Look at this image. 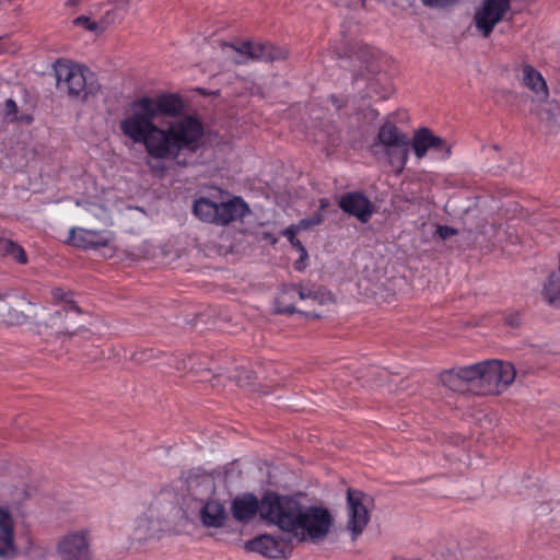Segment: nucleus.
Segmentation results:
<instances>
[{"instance_id": "nucleus-43", "label": "nucleus", "mask_w": 560, "mask_h": 560, "mask_svg": "<svg viewBox=\"0 0 560 560\" xmlns=\"http://www.w3.org/2000/svg\"><path fill=\"white\" fill-rule=\"evenodd\" d=\"M79 2H80V0H68V1H67V5H69V7H74V5H77Z\"/></svg>"}, {"instance_id": "nucleus-12", "label": "nucleus", "mask_w": 560, "mask_h": 560, "mask_svg": "<svg viewBox=\"0 0 560 560\" xmlns=\"http://www.w3.org/2000/svg\"><path fill=\"white\" fill-rule=\"evenodd\" d=\"M291 539L281 536L261 535L245 545L248 551H254L270 559L287 558L291 553Z\"/></svg>"}, {"instance_id": "nucleus-44", "label": "nucleus", "mask_w": 560, "mask_h": 560, "mask_svg": "<svg viewBox=\"0 0 560 560\" xmlns=\"http://www.w3.org/2000/svg\"><path fill=\"white\" fill-rule=\"evenodd\" d=\"M25 120H26V121H31V120H32V118H31L30 116H27V117H25Z\"/></svg>"}, {"instance_id": "nucleus-11", "label": "nucleus", "mask_w": 560, "mask_h": 560, "mask_svg": "<svg viewBox=\"0 0 560 560\" xmlns=\"http://www.w3.org/2000/svg\"><path fill=\"white\" fill-rule=\"evenodd\" d=\"M411 149L417 159H423L429 150L443 153L444 159H448L452 153V147L443 138L435 136L429 128L421 127L415 131L410 140Z\"/></svg>"}, {"instance_id": "nucleus-6", "label": "nucleus", "mask_w": 560, "mask_h": 560, "mask_svg": "<svg viewBox=\"0 0 560 560\" xmlns=\"http://www.w3.org/2000/svg\"><path fill=\"white\" fill-rule=\"evenodd\" d=\"M300 515L296 523V532L292 534L299 542L312 541L317 544L327 537L334 524V518L327 509L316 505H303Z\"/></svg>"}, {"instance_id": "nucleus-40", "label": "nucleus", "mask_w": 560, "mask_h": 560, "mask_svg": "<svg viewBox=\"0 0 560 560\" xmlns=\"http://www.w3.org/2000/svg\"><path fill=\"white\" fill-rule=\"evenodd\" d=\"M150 170L153 174H163L165 166L162 163L151 164L149 163Z\"/></svg>"}, {"instance_id": "nucleus-15", "label": "nucleus", "mask_w": 560, "mask_h": 560, "mask_svg": "<svg viewBox=\"0 0 560 560\" xmlns=\"http://www.w3.org/2000/svg\"><path fill=\"white\" fill-rule=\"evenodd\" d=\"M409 137L394 122L386 121L378 129V132L370 147L371 154L381 160V150L388 147H399L400 142L408 141Z\"/></svg>"}, {"instance_id": "nucleus-13", "label": "nucleus", "mask_w": 560, "mask_h": 560, "mask_svg": "<svg viewBox=\"0 0 560 560\" xmlns=\"http://www.w3.org/2000/svg\"><path fill=\"white\" fill-rule=\"evenodd\" d=\"M340 209L355 217L360 222L366 223L374 213V205L362 192H346L338 201Z\"/></svg>"}, {"instance_id": "nucleus-26", "label": "nucleus", "mask_w": 560, "mask_h": 560, "mask_svg": "<svg viewBox=\"0 0 560 560\" xmlns=\"http://www.w3.org/2000/svg\"><path fill=\"white\" fill-rule=\"evenodd\" d=\"M296 294L301 300L311 299L318 301L320 304L330 300V294L322 293L319 289L303 288L296 284Z\"/></svg>"}, {"instance_id": "nucleus-41", "label": "nucleus", "mask_w": 560, "mask_h": 560, "mask_svg": "<svg viewBox=\"0 0 560 560\" xmlns=\"http://www.w3.org/2000/svg\"><path fill=\"white\" fill-rule=\"evenodd\" d=\"M463 232L467 233V238H475V235L479 233L476 229H472L471 226H465L463 229Z\"/></svg>"}, {"instance_id": "nucleus-39", "label": "nucleus", "mask_w": 560, "mask_h": 560, "mask_svg": "<svg viewBox=\"0 0 560 560\" xmlns=\"http://www.w3.org/2000/svg\"><path fill=\"white\" fill-rule=\"evenodd\" d=\"M115 10L126 12L129 7V0H114Z\"/></svg>"}, {"instance_id": "nucleus-8", "label": "nucleus", "mask_w": 560, "mask_h": 560, "mask_svg": "<svg viewBox=\"0 0 560 560\" xmlns=\"http://www.w3.org/2000/svg\"><path fill=\"white\" fill-rule=\"evenodd\" d=\"M374 505V499L365 492L349 488L347 490V529L355 540L370 522V510Z\"/></svg>"}, {"instance_id": "nucleus-33", "label": "nucleus", "mask_w": 560, "mask_h": 560, "mask_svg": "<svg viewBox=\"0 0 560 560\" xmlns=\"http://www.w3.org/2000/svg\"><path fill=\"white\" fill-rule=\"evenodd\" d=\"M51 295L56 302H62L65 304V302L68 300L70 295H72V293L65 292L61 288H55L51 291Z\"/></svg>"}, {"instance_id": "nucleus-28", "label": "nucleus", "mask_w": 560, "mask_h": 560, "mask_svg": "<svg viewBox=\"0 0 560 560\" xmlns=\"http://www.w3.org/2000/svg\"><path fill=\"white\" fill-rule=\"evenodd\" d=\"M234 378L238 386L246 387L249 386L255 380V373L252 371L241 369L236 371Z\"/></svg>"}, {"instance_id": "nucleus-24", "label": "nucleus", "mask_w": 560, "mask_h": 560, "mask_svg": "<svg viewBox=\"0 0 560 560\" xmlns=\"http://www.w3.org/2000/svg\"><path fill=\"white\" fill-rule=\"evenodd\" d=\"M0 255L11 258L20 265H26L28 261L24 248L10 238L0 237Z\"/></svg>"}, {"instance_id": "nucleus-3", "label": "nucleus", "mask_w": 560, "mask_h": 560, "mask_svg": "<svg viewBox=\"0 0 560 560\" xmlns=\"http://www.w3.org/2000/svg\"><path fill=\"white\" fill-rule=\"evenodd\" d=\"M474 370V395H499L514 381L516 371L513 364L499 360H488L470 365Z\"/></svg>"}, {"instance_id": "nucleus-9", "label": "nucleus", "mask_w": 560, "mask_h": 560, "mask_svg": "<svg viewBox=\"0 0 560 560\" xmlns=\"http://www.w3.org/2000/svg\"><path fill=\"white\" fill-rule=\"evenodd\" d=\"M57 552L62 560H92L89 530L66 534L57 545Z\"/></svg>"}, {"instance_id": "nucleus-27", "label": "nucleus", "mask_w": 560, "mask_h": 560, "mask_svg": "<svg viewBox=\"0 0 560 560\" xmlns=\"http://www.w3.org/2000/svg\"><path fill=\"white\" fill-rule=\"evenodd\" d=\"M18 112L19 110H18V105H16L15 101L12 98H8L4 102V106H3V110H2L3 118L9 122L24 120V118L18 117Z\"/></svg>"}, {"instance_id": "nucleus-22", "label": "nucleus", "mask_w": 560, "mask_h": 560, "mask_svg": "<svg viewBox=\"0 0 560 560\" xmlns=\"http://www.w3.org/2000/svg\"><path fill=\"white\" fill-rule=\"evenodd\" d=\"M523 84L542 97L548 96V89L542 75L532 66L523 67Z\"/></svg>"}, {"instance_id": "nucleus-1", "label": "nucleus", "mask_w": 560, "mask_h": 560, "mask_svg": "<svg viewBox=\"0 0 560 560\" xmlns=\"http://www.w3.org/2000/svg\"><path fill=\"white\" fill-rule=\"evenodd\" d=\"M183 98L175 93L140 96L125 110L121 133L144 145L148 155L187 166V156L206 143L205 126L197 115L184 114Z\"/></svg>"}, {"instance_id": "nucleus-18", "label": "nucleus", "mask_w": 560, "mask_h": 560, "mask_svg": "<svg viewBox=\"0 0 560 560\" xmlns=\"http://www.w3.org/2000/svg\"><path fill=\"white\" fill-rule=\"evenodd\" d=\"M472 374L474 370L470 369V365L451 369L440 374V382L453 392L472 394Z\"/></svg>"}, {"instance_id": "nucleus-32", "label": "nucleus", "mask_w": 560, "mask_h": 560, "mask_svg": "<svg viewBox=\"0 0 560 560\" xmlns=\"http://www.w3.org/2000/svg\"><path fill=\"white\" fill-rule=\"evenodd\" d=\"M436 233L441 240L445 241L451 236L458 234V230L447 225H439Z\"/></svg>"}, {"instance_id": "nucleus-29", "label": "nucleus", "mask_w": 560, "mask_h": 560, "mask_svg": "<svg viewBox=\"0 0 560 560\" xmlns=\"http://www.w3.org/2000/svg\"><path fill=\"white\" fill-rule=\"evenodd\" d=\"M285 234L288 235L290 242L292 243V245L294 247H296L300 252H301V258L299 261L295 262V269L298 270H301L302 267L300 266L301 261L307 257V253H306V249L304 248V246L302 245V243L295 238L294 236V233L292 231V229H288Z\"/></svg>"}, {"instance_id": "nucleus-17", "label": "nucleus", "mask_w": 560, "mask_h": 560, "mask_svg": "<svg viewBox=\"0 0 560 560\" xmlns=\"http://www.w3.org/2000/svg\"><path fill=\"white\" fill-rule=\"evenodd\" d=\"M18 556L14 541V523L10 512L0 508V558L10 560Z\"/></svg>"}, {"instance_id": "nucleus-36", "label": "nucleus", "mask_w": 560, "mask_h": 560, "mask_svg": "<svg viewBox=\"0 0 560 560\" xmlns=\"http://www.w3.org/2000/svg\"><path fill=\"white\" fill-rule=\"evenodd\" d=\"M504 323L510 327H518L521 324V316L518 313L510 314L505 317Z\"/></svg>"}, {"instance_id": "nucleus-30", "label": "nucleus", "mask_w": 560, "mask_h": 560, "mask_svg": "<svg viewBox=\"0 0 560 560\" xmlns=\"http://www.w3.org/2000/svg\"><path fill=\"white\" fill-rule=\"evenodd\" d=\"M73 24L75 26H82L90 32H96L98 30V24L85 15H80L74 19Z\"/></svg>"}, {"instance_id": "nucleus-23", "label": "nucleus", "mask_w": 560, "mask_h": 560, "mask_svg": "<svg viewBox=\"0 0 560 560\" xmlns=\"http://www.w3.org/2000/svg\"><path fill=\"white\" fill-rule=\"evenodd\" d=\"M296 294V284L284 285L276 298V312L279 314L292 315L296 312L293 299Z\"/></svg>"}, {"instance_id": "nucleus-21", "label": "nucleus", "mask_w": 560, "mask_h": 560, "mask_svg": "<svg viewBox=\"0 0 560 560\" xmlns=\"http://www.w3.org/2000/svg\"><path fill=\"white\" fill-rule=\"evenodd\" d=\"M410 147V139H408V141L400 142L399 147H388L381 150V160L385 159L393 171L398 175L406 166Z\"/></svg>"}, {"instance_id": "nucleus-35", "label": "nucleus", "mask_w": 560, "mask_h": 560, "mask_svg": "<svg viewBox=\"0 0 560 560\" xmlns=\"http://www.w3.org/2000/svg\"><path fill=\"white\" fill-rule=\"evenodd\" d=\"M424 5L444 8L456 2V0H422Z\"/></svg>"}, {"instance_id": "nucleus-25", "label": "nucleus", "mask_w": 560, "mask_h": 560, "mask_svg": "<svg viewBox=\"0 0 560 560\" xmlns=\"http://www.w3.org/2000/svg\"><path fill=\"white\" fill-rule=\"evenodd\" d=\"M201 359H207V357L202 355H188L184 359H176L174 358V366L177 371H191L197 374L199 373H207L209 374L211 372V369L207 366L206 363L201 362Z\"/></svg>"}, {"instance_id": "nucleus-38", "label": "nucleus", "mask_w": 560, "mask_h": 560, "mask_svg": "<svg viewBox=\"0 0 560 560\" xmlns=\"http://www.w3.org/2000/svg\"><path fill=\"white\" fill-rule=\"evenodd\" d=\"M153 357V351L152 350H144V351H141L139 353H137L135 355V360L138 361V362H147L150 358Z\"/></svg>"}, {"instance_id": "nucleus-14", "label": "nucleus", "mask_w": 560, "mask_h": 560, "mask_svg": "<svg viewBox=\"0 0 560 560\" xmlns=\"http://www.w3.org/2000/svg\"><path fill=\"white\" fill-rule=\"evenodd\" d=\"M112 241L113 233L110 232L105 233L82 228L70 229L68 238V243L82 249L107 247Z\"/></svg>"}, {"instance_id": "nucleus-42", "label": "nucleus", "mask_w": 560, "mask_h": 560, "mask_svg": "<svg viewBox=\"0 0 560 560\" xmlns=\"http://www.w3.org/2000/svg\"><path fill=\"white\" fill-rule=\"evenodd\" d=\"M330 101L337 109H340L345 106V102L340 101L336 95H331Z\"/></svg>"}, {"instance_id": "nucleus-19", "label": "nucleus", "mask_w": 560, "mask_h": 560, "mask_svg": "<svg viewBox=\"0 0 560 560\" xmlns=\"http://www.w3.org/2000/svg\"><path fill=\"white\" fill-rule=\"evenodd\" d=\"M199 518L207 528H221L225 525L228 512L219 500L201 501Z\"/></svg>"}, {"instance_id": "nucleus-7", "label": "nucleus", "mask_w": 560, "mask_h": 560, "mask_svg": "<svg viewBox=\"0 0 560 560\" xmlns=\"http://www.w3.org/2000/svg\"><path fill=\"white\" fill-rule=\"evenodd\" d=\"M222 48H232L237 55L233 58L235 65H246L248 61L272 62L284 60L288 57V50L277 47L270 43H253L249 40L241 43L238 46L223 42Z\"/></svg>"}, {"instance_id": "nucleus-2", "label": "nucleus", "mask_w": 560, "mask_h": 560, "mask_svg": "<svg viewBox=\"0 0 560 560\" xmlns=\"http://www.w3.org/2000/svg\"><path fill=\"white\" fill-rule=\"evenodd\" d=\"M55 74L57 88L65 90L72 100L86 101L101 90L95 73L88 67L59 59L55 63Z\"/></svg>"}, {"instance_id": "nucleus-20", "label": "nucleus", "mask_w": 560, "mask_h": 560, "mask_svg": "<svg viewBox=\"0 0 560 560\" xmlns=\"http://www.w3.org/2000/svg\"><path fill=\"white\" fill-rule=\"evenodd\" d=\"M10 296H14L18 300V307H10L4 315V320L8 325L20 326L28 320V315L23 310L25 305H30L22 295L16 294L15 290L11 288L0 289V301L5 300Z\"/></svg>"}, {"instance_id": "nucleus-31", "label": "nucleus", "mask_w": 560, "mask_h": 560, "mask_svg": "<svg viewBox=\"0 0 560 560\" xmlns=\"http://www.w3.org/2000/svg\"><path fill=\"white\" fill-rule=\"evenodd\" d=\"M323 217L322 214H315L312 218L303 219L299 222L298 229L299 230H307L314 225H317L322 222Z\"/></svg>"}, {"instance_id": "nucleus-37", "label": "nucleus", "mask_w": 560, "mask_h": 560, "mask_svg": "<svg viewBox=\"0 0 560 560\" xmlns=\"http://www.w3.org/2000/svg\"><path fill=\"white\" fill-rule=\"evenodd\" d=\"M72 295H70L68 298V300L65 302V305H63V311L65 312H69V311H74L77 313H81V308L78 306V304L72 300L71 298Z\"/></svg>"}, {"instance_id": "nucleus-34", "label": "nucleus", "mask_w": 560, "mask_h": 560, "mask_svg": "<svg viewBox=\"0 0 560 560\" xmlns=\"http://www.w3.org/2000/svg\"><path fill=\"white\" fill-rule=\"evenodd\" d=\"M148 525H149L148 518H139L138 520V524H137V527H136V532L139 533L138 539H145L147 538L145 529L148 528Z\"/></svg>"}, {"instance_id": "nucleus-16", "label": "nucleus", "mask_w": 560, "mask_h": 560, "mask_svg": "<svg viewBox=\"0 0 560 560\" xmlns=\"http://www.w3.org/2000/svg\"><path fill=\"white\" fill-rule=\"evenodd\" d=\"M232 516L242 523L253 520L257 513L262 520V499L258 500L253 493L237 495L231 503Z\"/></svg>"}, {"instance_id": "nucleus-4", "label": "nucleus", "mask_w": 560, "mask_h": 560, "mask_svg": "<svg viewBox=\"0 0 560 560\" xmlns=\"http://www.w3.org/2000/svg\"><path fill=\"white\" fill-rule=\"evenodd\" d=\"M302 509L303 504L293 495L267 492L262 497V520L289 534L296 532Z\"/></svg>"}, {"instance_id": "nucleus-5", "label": "nucleus", "mask_w": 560, "mask_h": 560, "mask_svg": "<svg viewBox=\"0 0 560 560\" xmlns=\"http://www.w3.org/2000/svg\"><path fill=\"white\" fill-rule=\"evenodd\" d=\"M192 212L206 223L228 225L235 220L243 219L249 213V208L241 197H234L226 202L219 203L200 197L194 201Z\"/></svg>"}, {"instance_id": "nucleus-10", "label": "nucleus", "mask_w": 560, "mask_h": 560, "mask_svg": "<svg viewBox=\"0 0 560 560\" xmlns=\"http://www.w3.org/2000/svg\"><path fill=\"white\" fill-rule=\"evenodd\" d=\"M511 8V0H486L481 10L476 13L475 22L483 37H489Z\"/></svg>"}]
</instances>
